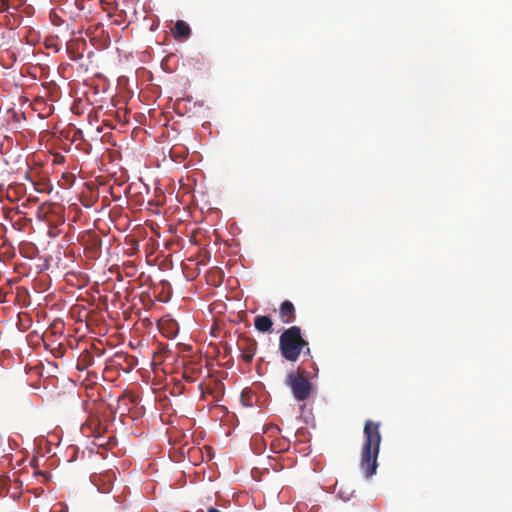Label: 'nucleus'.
<instances>
[{
	"instance_id": "f257e3e1",
	"label": "nucleus",
	"mask_w": 512,
	"mask_h": 512,
	"mask_svg": "<svg viewBox=\"0 0 512 512\" xmlns=\"http://www.w3.org/2000/svg\"><path fill=\"white\" fill-rule=\"evenodd\" d=\"M364 444L361 452L360 467L367 478L376 474L379 448L381 443L380 423L367 420L364 425Z\"/></svg>"
},
{
	"instance_id": "f03ea898",
	"label": "nucleus",
	"mask_w": 512,
	"mask_h": 512,
	"mask_svg": "<svg viewBox=\"0 0 512 512\" xmlns=\"http://www.w3.org/2000/svg\"><path fill=\"white\" fill-rule=\"evenodd\" d=\"M279 351L289 362H296L302 352L310 355L309 343L303 338L299 326H291L282 332L279 337Z\"/></svg>"
},
{
	"instance_id": "7ed1b4c3",
	"label": "nucleus",
	"mask_w": 512,
	"mask_h": 512,
	"mask_svg": "<svg viewBox=\"0 0 512 512\" xmlns=\"http://www.w3.org/2000/svg\"><path fill=\"white\" fill-rule=\"evenodd\" d=\"M304 372V370H298L289 373L286 377V384L290 387L297 401L307 400L313 392V386L305 377Z\"/></svg>"
},
{
	"instance_id": "20e7f679",
	"label": "nucleus",
	"mask_w": 512,
	"mask_h": 512,
	"mask_svg": "<svg viewBox=\"0 0 512 512\" xmlns=\"http://www.w3.org/2000/svg\"><path fill=\"white\" fill-rule=\"evenodd\" d=\"M237 346L242 353V359L245 362L250 363L257 350L256 341L246 336H240L237 341Z\"/></svg>"
},
{
	"instance_id": "39448f33",
	"label": "nucleus",
	"mask_w": 512,
	"mask_h": 512,
	"mask_svg": "<svg viewBox=\"0 0 512 512\" xmlns=\"http://www.w3.org/2000/svg\"><path fill=\"white\" fill-rule=\"evenodd\" d=\"M113 476V473L107 472L101 475H94L91 479L93 484L98 488L99 492L109 493L113 486Z\"/></svg>"
},
{
	"instance_id": "423d86ee",
	"label": "nucleus",
	"mask_w": 512,
	"mask_h": 512,
	"mask_svg": "<svg viewBox=\"0 0 512 512\" xmlns=\"http://www.w3.org/2000/svg\"><path fill=\"white\" fill-rule=\"evenodd\" d=\"M280 318L283 323L289 324L294 322L295 308L292 302L286 300L280 306Z\"/></svg>"
},
{
	"instance_id": "0eeeda50",
	"label": "nucleus",
	"mask_w": 512,
	"mask_h": 512,
	"mask_svg": "<svg viewBox=\"0 0 512 512\" xmlns=\"http://www.w3.org/2000/svg\"><path fill=\"white\" fill-rule=\"evenodd\" d=\"M255 328L262 333L272 331L273 321L269 316L259 315L254 319Z\"/></svg>"
},
{
	"instance_id": "6e6552de",
	"label": "nucleus",
	"mask_w": 512,
	"mask_h": 512,
	"mask_svg": "<svg viewBox=\"0 0 512 512\" xmlns=\"http://www.w3.org/2000/svg\"><path fill=\"white\" fill-rule=\"evenodd\" d=\"M173 33L175 38L185 39L190 36L191 28L185 21L178 20L175 23Z\"/></svg>"
},
{
	"instance_id": "1a4fd4ad",
	"label": "nucleus",
	"mask_w": 512,
	"mask_h": 512,
	"mask_svg": "<svg viewBox=\"0 0 512 512\" xmlns=\"http://www.w3.org/2000/svg\"><path fill=\"white\" fill-rule=\"evenodd\" d=\"M88 430H91V435L94 436L96 439L101 438V432H100V423L99 421H92L89 424H84L82 426V432L86 434Z\"/></svg>"
},
{
	"instance_id": "9d476101",
	"label": "nucleus",
	"mask_w": 512,
	"mask_h": 512,
	"mask_svg": "<svg viewBox=\"0 0 512 512\" xmlns=\"http://www.w3.org/2000/svg\"><path fill=\"white\" fill-rule=\"evenodd\" d=\"M254 393L250 389H244L241 393V402L246 407H252L254 404Z\"/></svg>"
},
{
	"instance_id": "9b49d317",
	"label": "nucleus",
	"mask_w": 512,
	"mask_h": 512,
	"mask_svg": "<svg viewBox=\"0 0 512 512\" xmlns=\"http://www.w3.org/2000/svg\"><path fill=\"white\" fill-rule=\"evenodd\" d=\"M32 184L34 186V189L37 192L44 193V192L48 191V184L46 181H41V182L32 181Z\"/></svg>"
},
{
	"instance_id": "f8f14e48",
	"label": "nucleus",
	"mask_w": 512,
	"mask_h": 512,
	"mask_svg": "<svg viewBox=\"0 0 512 512\" xmlns=\"http://www.w3.org/2000/svg\"><path fill=\"white\" fill-rule=\"evenodd\" d=\"M10 479L6 476H0V494L3 495Z\"/></svg>"
},
{
	"instance_id": "ddd939ff",
	"label": "nucleus",
	"mask_w": 512,
	"mask_h": 512,
	"mask_svg": "<svg viewBox=\"0 0 512 512\" xmlns=\"http://www.w3.org/2000/svg\"><path fill=\"white\" fill-rule=\"evenodd\" d=\"M9 1L10 0H0V13H3L9 9Z\"/></svg>"
},
{
	"instance_id": "4468645a",
	"label": "nucleus",
	"mask_w": 512,
	"mask_h": 512,
	"mask_svg": "<svg viewBox=\"0 0 512 512\" xmlns=\"http://www.w3.org/2000/svg\"><path fill=\"white\" fill-rule=\"evenodd\" d=\"M207 512H221V511L218 510L217 508L210 507V508H208Z\"/></svg>"
},
{
	"instance_id": "2eb2a0df",
	"label": "nucleus",
	"mask_w": 512,
	"mask_h": 512,
	"mask_svg": "<svg viewBox=\"0 0 512 512\" xmlns=\"http://www.w3.org/2000/svg\"><path fill=\"white\" fill-rule=\"evenodd\" d=\"M135 361H136V360H135V358H134V357H130V364H131V365H133Z\"/></svg>"
},
{
	"instance_id": "dca6fc26",
	"label": "nucleus",
	"mask_w": 512,
	"mask_h": 512,
	"mask_svg": "<svg viewBox=\"0 0 512 512\" xmlns=\"http://www.w3.org/2000/svg\"><path fill=\"white\" fill-rule=\"evenodd\" d=\"M96 444H97L98 446H104V443H102V442H96Z\"/></svg>"
}]
</instances>
